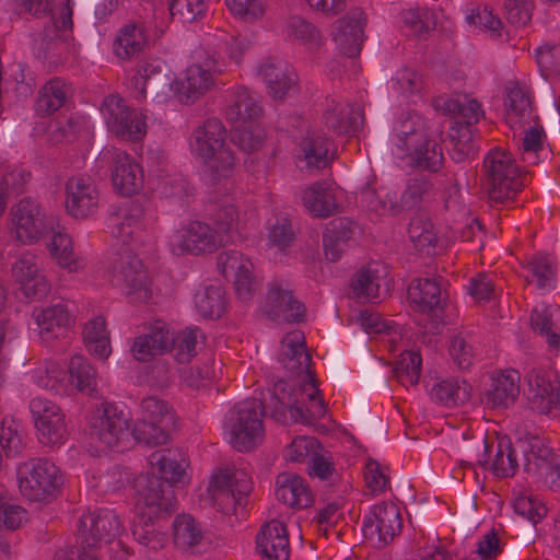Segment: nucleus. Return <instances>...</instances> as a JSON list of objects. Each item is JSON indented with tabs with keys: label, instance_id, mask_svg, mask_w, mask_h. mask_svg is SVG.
I'll list each match as a JSON object with an SVG mask.
<instances>
[{
	"label": "nucleus",
	"instance_id": "15",
	"mask_svg": "<svg viewBox=\"0 0 560 560\" xmlns=\"http://www.w3.org/2000/svg\"><path fill=\"white\" fill-rule=\"evenodd\" d=\"M107 128L122 140L137 141L147 135V115L142 110L129 108L118 95L107 96L102 105Z\"/></svg>",
	"mask_w": 560,
	"mask_h": 560
},
{
	"label": "nucleus",
	"instance_id": "16",
	"mask_svg": "<svg viewBox=\"0 0 560 560\" xmlns=\"http://www.w3.org/2000/svg\"><path fill=\"white\" fill-rule=\"evenodd\" d=\"M30 411L42 445L58 447L66 442V416L57 404L47 398L34 397L30 401Z\"/></svg>",
	"mask_w": 560,
	"mask_h": 560
},
{
	"label": "nucleus",
	"instance_id": "29",
	"mask_svg": "<svg viewBox=\"0 0 560 560\" xmlns=\"http://www.w3.org/2000/svg\"><path fill=\"white\" fill-rule=\"evenodd\" d=\"M112 183L122 196H132L143 187V170L131 155L117 151L113 158Z\"/></svg>",
	"mask_w": 560,
	"mask_h": 560
},
{
	"label": "nucleus",
	"instance_id": "64",
	"mask_svg": "<svg viewBox=\"0 0 560 560\" xmlns=\"http://www.w3.org/2000/svg\"><path fill=\"white\" fill-rule=\"evenodd\" d=\"M393 89L400 95L410 97L419 95L424 89L422 75L416 70L402 68L398 70L393 79Z\"/></svg>",
	"mask_w": 560,
	"mask_h": 560
},
{
	"label": "nucleus",
	"instance_id": "43",
	"mask_svg": "<svg viewBox=\"0 0 560 560\" xmlns=\"http://www.w3.org/2000/svg\"><path fill=\"white\" fill-rule=\"evenodd\" d=\"M505 120L511 128L530 124L534 120L530 96L518 84L506 86Z\"/></svg>",
	"mask_w": 560,
	"mask_h": 560
},
{
	"label": "nucleus",
	"instance_id": "21",
	"mask_svg": "<svg viewBox=\"0 0 560 560\" xmlns=\"http://www.w3.org/2000/svg\"><path fill=\"white\" fill-rule=\"evenodd\" d=\"M150 219L144 207L130 201L120 210L110 228L112 235L127 245H143L148 238Z\"/></svg>",
	"mask_w": 560,
	"mask_h": 560
},
{
	"label": "nucleus",
	"instance_id": "59",
	"mask_svg": "<svg viewBox=\"0 0 560 560\" xmlns=\"http://www.w3.org/2000/svg\"><path fill=\"white\" fill-rule=\"evenodd\" d=\"M517 468L516 448L510 442H499L491 464L493 474L499 478H508L514 476Z\"/></svg>",
	"mask_w": 560,
	"mask_h": 560
},
{
	"label": "nucleus",
	"instance_id": "8",
	"mask_svg": "<svg viewBox=\"0 0 560 560\" xmlns=\"http://www.w3.org/2000/svg\"><path fill=\"white\" fill-rule=\"evenodd\" d=\"M174 425L172 407L165 400L150 396L141 402V420L132 434L140 443L158 446L168 441V431Z\"/></svg>",
	"mask_w": 560,
	"mask_h": 560
},
{
	"label": "nucleus",
	"instance_id": "44",
	"mask_svg": "<svg viewBox=\"0 0 560 560\" xmlns=\"http://www.w3.org/2000/svg\"><path fill=\"white\" fill-rule=\"evenodd\" d=\"M71 93L70 85L60 78H54L38 91L35 110L39 116H48L60 109Z\"/></svg>",
	"mask_w": 560,
	"mask_h": 560
},
{
	"label": "nucleus",
	"instance_id": "41",
	"mask_svg": "<svg viewBox=\"0 0 560 560\" xmlns=\"http://www.w3.org/2000/svg\"><path fill=\"white\" fill-rule=\"evenodd\" d=\"M386 275V267L377 262L361 267L351 279L352 295L360 301H374L378 298L381 280Z\"/></svg>",
	"mask_w": 560,
	"mask_h": 560
},
{
	"label": "nucleus",
	"instance_id": "40",
	"mask_svg": "<svg viewBox=\"0 0 560 560\" xmlns=\"http://www.w3.org/2000/svg\"><path fill=\"white\" fill-rule=\"evenodd\" d=\"M225 115L226 119L236 126L257 122L262 109L257 97L246 88L240 86L233 91Z\"/></svg>",
	"mask_w": 560,
	"mask_h": 560
},
{
	"label": "nucleus",
	"instance_id": "4",
	"mask_svg": "<svg viewBox=\"0 0 560 560\" xmlns=\"http://www.w3.org/2000/svg\"><path fill=\"white\" fill-rule=\"evenodd\" d=\"M261 400L252 398L236 404L226 416L229 442L238 452H249L264 440Z\"/></svg>",
	"mask_w": 560,
	"mask_h": 560
},
{
	"label": "nucleus",
	"instance_id": "5",
	"mask_svg": "<svg viewBox=\"0 0 560 560\" xmlns=\"http://www.w3.org/2000/svg\"><path fill=\"white\" fill-rule=\"evenodd\" d=\"M21 494L30 501L49 502L63 485L60 469L46 458H31L16 467Z\"/></svg>",
	"mask_w": 560,
	"mask_h": 560
},
{
	"label": "nucleus",
	"instance_id": "36",
	"mask_svg": "<svg viewBox=\"0 0 560 560\" xmlns=\"http://www.w3.org/2000/svg\"><path fill=\"white\" fill-rule=\"evenodd\" d=\"M304 208L315 218H328L339 212L335 190L325 182H316L301 192Z\"/></svg>",
	"mask_w": 560,
	"mask_h": 560
},
{
	"label": "nucleus",
	"instance_id": "50",
	"mask_svg": "<svg viewBox=\"0 0 560 560\" xmlns=\"http://www.w3.org/2000/svg\"><path fill=\"white\" fill-rule=\"evenodd\" d=\"M65 376L61 364L52 360L39 362L31 371V378L35 385L57 394H62Z\"/></svg>",
	"mask_w": 560,
	"mask_h": 560
},
{
	"label": "nucleus",
	"instance_id": "52",
	"mask_svg": "<svg viewBox=\"0 0 560 560\" xmlns=\"http://www.w3.org/2000/svg\"><path fill=\"white\" fill-rule=\"evenodd\" d=\"M528 275L526 281L536 283L540 290L553 289L556 287V267L553 260L546 255L534 256L526 265Z\"/></svg>",
	"mask_w": 560,
	"mask_h": 560
},
{
	"label": "nucleus",
	"instance_id": "46",
	"mask_svg": "<svg viewBox=\"0 0 560 560\" xmlns=\"http://www.w3.org/2000/svg\"><path fill=\"white\" fill-rule=\"evenodd\" d=\"M83 340L88 351L100 358L107 359L112 352L109 332L103 316H96L86 322L83 329Z\"/></svg>",
	"mask_w": 560,
	"mask_h": 560
},
{
	"label": "nucleus",
	"instance_id": "7",
	"mask_svg": "<svg viewBox=\"0 0 560 560\" xmlns=\"http://www.w3.org/2000/svg\"><path fill=\"white\" fill-rule=\"evenodd\" d=\"M250 490L252 480L245 470L226 468L212 476L208 494L219 512L231 514L246 504Z\"/></svg>",
	"mask_w": 560,
	"mask_h": 560
},
{
	"label": "nucleus",
	"instance_id": "53",
	"mask_svg": "<svg viewBox=\"0 0 560 560\" xmlns=\"http://www.w3.org/2000/svg\"><path fill=\"white\" fill-rule=\"evenodd\" d=\"M0 443L8 457L20 456L27 446V438L21 423L12 418H4L0 425Z\"/></svg>",
	"mask_w": 560,
	"mask_h": 560
},
{
	"label": "nucleus",
	"instance_id": "55",
	"mask_svg": "<svg viewBox=\"0 0 560 560\" xmlns=\"http://www.w3.org/2000/svg\"><path fill=\"white\" fill-rule=\"evenodd\" d=\"M203 339L197 327L186 328L177 335L172 334L171 349L178 363H188L197 354V346Z\"/></svg>",
	"mask_w": 560,
	"mask_h": 560
},
{
	"label": "nucleus",
	"instance_id": "10",
	"mask_svg": "<svg viewBox=\"0 0 560 560\" xmlns=\"http://www.w3.org/2000/svg\"><path fill=\"white\" fill-rule=\"evenodd\" d=\"M112 282L120 287L132 302H148L152 295L148 272L131 250L118 253L112 262Z\"/></svg>",
	"mask_w": 560,
	"mask_h": 560
},
{
	"label": "nucleus",
	"instance_id": "24",
	"mask_svg": "<svg viewBox=\"0 0 560 560\" xmlns=\"http://www.w3.org/2000/svg\"><path fill=\"white\" fill-rule=\"evenodd\" d=\"M521 446L524 469L535 474L550 490L560 491V456L550 454L547 447L539 446L538 441L527 447Z\"/></svg>",
	"mask_w": 560,
	"mask_h": 560
},
{
	"label": "nucleus",
	"instance_id": "60",
	"mask_svg": "<svg viewBox=\"0 0 560 560\" xmlns=\"http://www.w3.org/2000/svg\"><path fill=\"white\" fill-rule=\"evenodd\" d=\"M400 18L402 25L415 35L428 33L436 25L435 13L427 8L402 11Z\"/></svg>",
	"mask_w": 560,
	"mask_h": 560
},
{
	"label": "nucleus",
	"instance_id": "2",
	"mask_svg": "<svg viewBox=\"0 0 560 560\" xmlns=\"http://www.w3.org/2000/svg\"><path fill=\"white\" fill-rule=\"evenodd\" d=\"M189 151L194 159L208 166L212 184L232 177L235 159L226 144V129L219 118H209L192 130Z\"/></svg>",
	"mask_w": 560,
	"mask_h": 560
},
{
	"label": "nucleus",
	"instance_id": "26",
	"mask_svg": "<svg viewBox=\"0 0 560 560\" xmlns=\"http://www.w3.org/2000/svg\"><path fill=\"white\" fill-rule=\"evenodd\" d=\"M172 332L170 325L163 320H154L143 327L131 346V353L139 362H149L170 350Z\"/></svg>",
	"mask_w": 560,
	"mask_h": 560
},
{
	"label": "nucleus",
	"instance_id": "38",
	"mask_svg": "<svg viewBox=\"0 0 560 560\" xmlns=\"http://www.w3.org/2000/svg\"><path fill=\"white\" fill-rule=\"evenodd\" d=\"M97 373L94 366L83 355H72L68 364V381H63L62 394H93L96 392Z\"/></svg>",
	"mask_w": 560,
	"mask_h": 560
},
{
	"label": "nucleus",
	"instance_id": "35",
	"mask_svg": "<svg viewBox=\"0 0 560 560\" xmlns=\"http://www.w3.org/2000/svg\"><path fill=\"white\" fill-rule=\"evenodd\" d=\"M408 301L415 312L435 315L442 308L441 287L433 279H417L408 287Z\"/></svg>",
	"mask_w": 560,
	"mask_h": 560
},
{
	"label": "nucleus",
	"instance_id": "32",
	"mask_svg": "<svg viewBox=\"0 0 560 560\" xmlns=\"http://www.w3.org/2000/svg\"><path fill=\"white\" fill-rule=\"evenodd\" d=\"M258 74L264 80L268 94L273 100H283L295 86L298 75L284 62L267 59L258 67Z\"/></svg>",
	"mask_w": 560,
	"mask_h": 560
},
{
	"label": "nucleus",
	"instance_id": "30",
	"mask_svg": "<svg viewBox=\"0 0 560 560\" xmlns=\"http://www.w3.org/2000/svg\"><path fill=\"white\" fill-rule=\"evenodd\" d=\"M521 375L515 370H505L491 378L490 387L483 393L482 402L492 409L508 408L520 395Z\"/></svg>",
	"mask_w": 560,
	"mask_h": 560
},
{
	"label": "nucleus",
	"instance_id": "63",
	"mask_svg": "<svg viewBox=\"0 0 560 560\" xmlns=\"http://www.w3.org/2000/svg\"><path fill=\"white\" fill-rule=\"evenodd\" d=\"M152 520L153 518L149 520L147 516V520L143 521V523L135 524L132 527V535L140 545L152 550H158L163 548L167 537L164 532L154 526Z\"/></svg>",
	"mask_w": 560,
	"mask_h": 560
},
{
	"label": "nucleus",
	"instance_id": "28",
	"mask_svg": "<svg viewBox=\"0 0 560 560\" xmlns=\"http://www.w3.org/2000/svg\"><path fill=\"white\" fill-rule=\"evenodd\" d=\"M334 156V143L322 129L313 128L304 133L299 144L298 159L305 163V167L325 168Z\"/></svg>",
	"mask_w": 560,
	"mask_h": 560
},
{
	"label": "nucleus",
	"instance_id": "1",
	"mask_svg": "<svg viewBox=\"0 0 560 560\" xmlns=\"http://www.w3.org/2000/svg\"><path fill=\"white\" fill-rule=\"evenodd\" d=\"M279 362L301 381L299 387L284 381L275 384L269 402L271 417L283 422L289 411L294 422L313 425L326 416L327 408L310 369L311 355L306 351L302 331L294 330L283 337Z\"/></svg>",
	"mask_w": 560,
	"mask_h": 560
},
{
	"label": "nucleus",
	"instance_id": "11",
	"mask_svg": "<svg viewBox=\"0 0 560 560\" xmlns=\"http://www.w3.org/2000/svg\"><path fill=\"white\" fill-rule=\"evenodd\" d=\"M222 65L214 55L205 54L186 68L176 82V94L183 104H192L206 95L215 84V77L222 73Z\"/></svg>",
	"mask_w": 560,
	"mask_h": 560
},
{
	"label": "nucleus",
	"instance_id": "17",
	"mask_svg": "<svg viewBox=\"0 0 560 560\" xmlns=\"http://www.w3.org/2000/svg\"><path fill=\"white\" fill-rule=\"evenodd\" d=\"M130 418L127 412L113 404H102L90 419L91 439L103 448H113L127 435Z\"/></svg>",
	"mask_w": 560,
	"mask_h": 560
},
{
	"label": "nucleus",
	"instance_id": "3",
	"mask_svg": "<svg viewBox=\"0 0 560 560\" xmlns=\"http://www.w3.org/2000/svg\"><path fill=\"white\" fill-rule=\"evenodd\" d=\"M122 529V523L113 510L83 514L79 520L80 547L59 550L56 560H97V550L110 544Z\"/></svg>",
	"mask_w": 560,
	"mask_h": 560
},
{
	"label": "nucleus",
	"instance_id": "39",
	"mask_svg": "<svg viewBox=\"0 0 560 560\" xmlns=\"http://www.w3.org/2000/svg\"><path fill=\"white\" fill-rule=\"evenodd\" d=\"M149 463L161 474L160 478L172 487L187 482L186 468L188 464L179 452L174 450L155 451L149 456Z\"/></svg>",
	"mask_w": 560,
	"mask_h": 560
},
{
	"label": "nucleus",
	"instance_id": "18",
	"mask_svg": "<svg viewBox=\"0 0 560 560\" xmlns=\"http://www.w3.org/2000/svg\"><path fill=\"white\" fill-rule=\"evenodd\" d=\"M65 207L75 219L95 215L100 208V190L94 179L88 175H74L65 185Z\"/></svg>",
	"mask_w": 560,
	"mask_h": 560
},
{
	"label": "nucleus",
	"instance_id": "34",
	"mask_svg": "<svg viewBox=\"0 0 560 560\" xmlns=\"http://www.w3.org/2000/svg\"><path fill=\"white\" fill-rule=\"evenodd\" d=\"M276 497L292 509H305L313 502V493L307 482L292 472H282L277 476Z\"/></svg>",
	"mask_w": 560,
	"mask_h": 560
},
{
	"label": "nucleus",
	"instance_id": "20",
	"mask_svg": "<svg viewBox=\"0 0 560 560\" xmlns=\"http://www.w3.org/2000/svg\"><path fill=\"white\" fill-rule=\"evenodd\" d=\"M401 516L394 503H380L373 506L363 522V534L366 539L378 547L393 541L401 530Z\"/></svg>",
	"mask_w": 560,
	"mask_h": 560
},
{
	"label": "nucleus",
	"instance_id": "13",
	"mask_svg": "<svg viewBox=\"0 0 560 560\" xmlns=\"http://www.w3.org/2000/svg\"><path fill=\"white\" fill-rule=\"evenodd\" d=\"M224 244L223 236L201 221L183 224L168 238V247L176 256L213 253Z\"/></svg>",
	"mask_w": 560,
	"mask_h": 560
},
{
	"label": "nucleus",
	"instance_id": "14",
	"mask_svg": "<svg viewBox=\"0 0 560 560\" xmlns=\"http://www.w3.org/2000/svg\"><path fill=\"white\" fill-rule=\"evenodd\" d=\"M137 506L144 516L160 518L176 510L173 487L155 475H141L135 480Z\"/></svg>",
	"mask_w": 560,
	"mask_h": 560
},
{
	"label": "nucleus",
	"instance_id": "31",
	"mask_svg": "<svg viewBox=\"0 0 560 560\" xmlns=\"http://www.w3.org/2000/svg\"><path fill=\"white\" fill-rule=\"evenodd\" d=\"M256 546L266 560H289V536L280 521L272 520L261 527L256 537Z\"/></svg>",
	"mask_w": 560,
	"mask_h": 560
},
{
	"label": "nucleus",
	"instance_id": "9",
	"mask_svg": "<svg viewBox=\"0 0 560 560\" xmlns=\"http://www.w3.org/2000/svg\"><path fill=\"white\" fill-rule=\"evenodd\" d=\"M174 81V74L165 61L149 59L138 66L129 80L128 90L138 102H143L149 92L158 102H164L170 96Z\"/></svg>",
	"mask_w": 560,
	"mask_h": 560
},
{
	"label": "nucleus",
	"instance_id": "48",
	"mask_svg": "<svg viewBox=\"0 0 560 560\" xmlns=\"http://www.w3.org/2000/svg\"><path fill=\"white\" fill-rule=\"evenodd\" d=\"M48 248L57 264L68 271L75 272L84 267L83 259L75 256L72 240L67 233H54Z\"/></svg>",
	"mask_w": 560,
	"mask_h": 560
},
{
	"label": "nucleus",
	"instance_id": "42",
	"mask_svg": "<svg viewBox=\"0 0 560 560\" xmlns=\"http://www.w3.org/2000/svg\"><path fill=\"white\" fill-rule=\"evenodd\" d=\"M428 393L435 404L454 407L469 401L471 386L464 380L452 377L435 382L429 387Z\"/></svg>",
	"mask_w": 560,
	"mask_h": 560
},
{
	"label": "nucleus",
	"instance_id": "61",
	"mask_svg": "<svg viewBox=\"0 0 560 560\" xmlns=\"http://www.w3.org/2000/svg\"><path fill=\"white\" fill-rule=\"evenodd\" d=\"M444 108L452 115L462 117L465 120L464 126L471 127L483 117V110L480 103L474 98H467L466 96L460 98H447L444 102Z\"/></svg>",
	"mask_w": 560,
	"mask_h": 560
},
{
	"label": "nucleus",
	"instance_id": "57",
	"mask_svg": "<svg viewBox=\"0 0 560 560\" xmlns=\"http://www.w3.org/2000/svg\"><path fill=\"white\" fill-rule=\"evenodd\" d=\"M433 196V183L424 176H416L409 178L406 184V188L402 191V206H405L406 210H411L430 201Z\"/></svg>",
	"mask_w": 560,
	"mask_h": 560
},
{
	"label": "nucleus",
	"instance_id": "19",
	"mask_svg": "<svg viewBox=\"0 0 560 560\" xmlns=\"http://www.w3.org/2000/svg\"><path fill=\"white\" fill-rule=\"evenodd\" d=\"M264 308L277 323H298L305 314L304 305L293 296L292 285L285 279H275L269 283Z\"/></svg>",
	"mask_w": 560,
	"mask_h": 560
},
{
	"label": "nucleus",
	"instance_id": "49",
	"mask_svg": "<svg viewBox=\"0 0 560 560\" xmlns=\"http://www.w3.org/2000/svg\"><path fill=\"white\" fill-rule=\"evenodd\" d=\"M195 306L206 318L221 317L225 311L224 289L220 284H211L198 290Z\"/></svg>",
	"mask_w": 560,
	"mask_h": 560
},
{
	"label": "nucleus",
	"instance_id": "12",
	"mask_svg": "<svg viewBox=\"0 0 560 560\" xmlns=\"http://www.w3.org/2000/svg\"><path fill=\"white\" fill-rule=\"evenodd\" d=\"M8 228L16 242L35 244L46 232V213L36 199L23 197L10 208Z\"/></svg>",
	"mask_w": 560,
	"mask_h": 560
},
{
	"label": "nucleus",
	"instance_id": "25",
	"mask_svg": "<svg viewBox=\"0 0 560 560\" xmlns=\"http://www.w3.org/2000/svg\"><path fill=\"white\" fill-rule=\"evenodd\" d=\"M526 395L529 406L538 413L549 415L553 411L557 400V390L560 382L549 371L532 369L526 374Z\"/></svg>",
	"mask_w": 560,
	"mask_h": 560
},
{
	"label": "nucleus",
	"instance_id": "58",
	"mask_svg": "<svg viewBox=\"0 0 560 560\" xmlns=\"http://www.w3.org/2000/svg\"><path fill=\"white\" fill-rule=\"evenodd\" d=\"M174 542L178 548L187 549L196 546L202 538V532L194 517L187 514L177 515L173 523Z\"/></svg>",
	"mask_w": 560,
	"mask_h": 560
},
{
	"label": "nucleus",
	"instance_id": "37",
	"mask_svg": "<svg viewBox=\"0 0 560 560\" xmlns=\"http://www.w3.org/2000/svg\"><path fill=\"white\" fill-rule=\"evenodd\" d=\"M149 42L143 22L130 21L121 26L114 39L113 50L120 60H130L139 55Z\"/></svg>",
	"mask_w": 560,
	"mask_h": 560
},
{
	"label": "nucleus",
	"instance_id": "33",
	"mask_svg": "<svg viewBox=\"0 0 560 560\" xmlns=\"http://www.w3.org/2000/svg\"><path fill=\"white\" fill-rule=\"evenodd\" d=\"M363 120L360 107L349 103L331 100L323 114L324 125L335 135L355 132Z\"/></svg>",
	"mask_w": 560,
	"mask_h": 560
},
{
	"label": "nucleus",
	"instance_id": "56",
	"mask_svg": "<svg viewBox=\"0 0 560 560\" xmlns=\"http://www.w3.org/2000/svg\"><path fill=\"white\" fill-rule=\"evenodd\" d=\"M422 359L419 352L407 350L399 355L393 373L395 378L404 386L418 384L421 374Z\"/></svg>",
	"mask_w": 560,
	"mask_h": 560
},
{
	"label": "nucleus",
	"instance_id": "6",
	"mask_svg": "<svg viewBox=\"0 0 560 560\" xmlns=\"http://www.w3.org/2000/svg\"><path fill=\"white\" fill-rule=\"evenodd\" d=\"M488 194L495 202L513 199L522 189L518 167L511 154L502 150L490 151L483 160Z\"/></svg>",
	"mask_w": 560,
	"mask_h": 560
},
{
	"label": "nucleus",
	"instance_id": "47",
	"mask_svg": "<svg viewBox=\"0 0 560 560\" xmlns=\"http://www.w3.org/2000/svg\"><path fill=\"white\" fill-rule=\"evenodd\" d=\"M530 323L546 340L550 351L560 349V326L553 322V310L548 305H537L532 311Z\"/></svg>",
	"mask_w": 560,
	"mask_h": 560
},
{
	"label": "nucleus",
	"instance_id": "27",
	"mask_svg": "<svg viewBox=\"0 0 560 560\" xmlns=\"http://www.w3.org/2000/svg\"><path fill=\"white\" fill-rule=\"evenodd\" d=\"M12 273L27 298H43L50 291V282L43 272L39 259L25 253L14 262Z\"/></svg>",
	"mask_w": 560,
	"mask_h": 560
},
{
	"label": "nucleus",
	"instance_id": "62",
	"mask_svg": "<svg viewBox=\"0 0 560 560\" xmlns=\"http://www.w3.org/2000/svg\"><path fill=\"white\" fill-rule=\"evenodd\" d=\"M265 137V130L258 121L235 126L234 139L243 151L254 152L259 150Z\"/></svg>",
	"mask_w": 560,
	"mask_h": 560
},
{
	"label": "nucleus",
	"instance_id": "51",
	"mask_svg": "<svg viewBox=\"0 0 560 560\" xmlns=\"http://www.w3.org/2000/svg\"><path fill=\"white\" fill-rule=\"evenodd\" d=\"M410 241L415 247L428 255H434L438 246V233L433 223L424 217L413 218L408 228Z\"/></svg>",
	"mask_w": 560,
	"mask_h": 560
},
{
	"label": "nucleus",
	"instance_id": "22",
	"mask_svg": "<svg viewBox=\"0 0 560 560\" xmlns=\"http://www.w3.org/2000/svg\"><path fill=\"white\" fill-rule=\"evenodd\" d=\"M32 316L38 337L45 345L63 338L74 323V316L63 302L35 308Z\"/></svg>",
	"mask_w": 560,
	"mask_h": 560
},
{
	"label": "nucleus",
	"instance_id": "54",
	"mask_svg": "<svg viewBox=\"0 0 560 560\" xmlns=\"http://www.w3.org/2000/svg\"><path fill=\"white\" fill-rule=\"evenodd\" d=\"M413 164L421 170L436 172L441 167L444 156L441 144L436 140L425 138L424 141L416 145L411 153Z\"/></svg>",
	"mask_w": 560,
	"mask_h": 560
},
{
	"label": "nucleus",
	"instance_id": "45",
	"mask_svg": "<svg viewBox=\"0 0 560 560\" xmlns=\"http://www.w3.org/2000/svg\"><path fill=\"white\" fill-rule=\"evenodd\" d=\"M425 138L428 136L421 118L415 114L408 115L396 127V155L398 158L407 156V153H411V150L424 141Z\"/></svg>",
	"mask_w": 560,
	"mask_h": 560
},
{
	"label": "nucleus",
	"instance_id": "23",
	"mask_svg": "<svg viewBox=\"0 0 560 560\" xmlns=\"http://www.w3.org/2000/svg\"><path fill=\"white\" fill-rule=\"evenodd\" d=\"M217 265L224 278L233 279L240 299L248 300L253 296L256 289L254 265L247 257L237 250H226L219 254Z\"/></svg>",
	"mask_w": 560,
	"mask_h": 560
}]
</instances>
